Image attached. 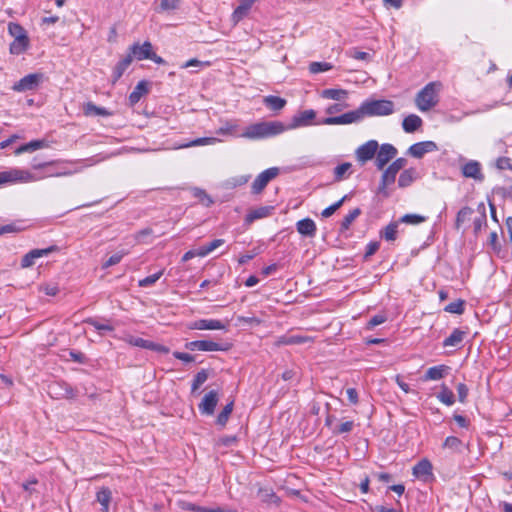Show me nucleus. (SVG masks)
I'll use <instances>...</instances> for the list:
<instances>
[{
	"mask_svg": "<svg viewBox=\"0 0 512 512\" xmlns=\"http://www.w3.org/2000/svg\"><path fill=\"white\" fill-rule=\"evenodd\" d=\"M351 166H352L351 163L345 162V163H342V164L338 165L337 167H335V169H334L335 181L338 182V181L345 179L346 174L350 170Z\"/></svg>",
	"mask_w": 512,
	"mask_h": 512,
	"instance_id": "nucleus-49",
	"label": "nucleus"
},
{
	"mask_svg": "<svg viewBox=\"0 0 512 512\" xmlns=\"http://www.w3.org/2000/svg\"><path fill=\"white\" fill-rule=\"evenodd\" d=\"M129 50V55H131L132 58L135 57L137 60L149 59L152 53V44L149 41H145L142 45L135 43Z\"/></svg>",
	"mask_w": 512,
	"mask_h": 512,
	"instance_id": "nucleus-19",
	"label": "nucleus"
},
{
	"mask_svg": "<svg viewBox=\"0 0 512 512\" xmlns=\"http://www.w3.org/2000/svg\"><path fill=\"white\" fill-rule=\"evenodd\" d=\"M312 341V338L309 336L303 335H290V336H282L278 340L279 345H299L304 344L306 342Z\"/></svg>",
	"mask_w": 512,
	"mask_h": 512,
	"instance_id": "nucleus-31",
	"label": "nucleus"
},
{
	"mask_svg": "<svg viewBox=\"0 0 512 512\" xmlns=\"http://www.w3.org/2000/svg\"><path fill=\"white\" fill-rule=\"evenodd\" d=\"M29 47V38H18L14 39V41L10 44V53L14 55H20L25 52Z\"/></svg>",
	"mask_w": 512,
	"mask_h": 512,
	"instance_id": "nucleus-35",
	"label": "nucleus"
},
{
	"mask_svg": "<svg viewBox=\"0 0 512 512\" xmlns=\"http://www.w3.org/2000/svg\"><path fill=\"white\" fill-rule=\"evenodd\" d=\"M185 348L191 351H227L230 345L211 340H195L185 344Z\"/></svg>",
	"mask_w": 512,
	"mask_h": 512,
	"instance_id": "nucleus-8",
	"label": "nucleus"
},
{
	"mask_svg": "<svg viewBox=\"0 0 512 512\" xmlns=\"http://www.w3.org/2000/svg\"><path fill=\"white\" fill-rule=\"evenodd\" d=\"M218 401L219 393L216 390L209 391L198 405L200 413L202 415H213Z\"/></svg>",
	"mask_w": 512,
	"mask_h": 512,
	"instance_id": "nucleus-14",
	"label": "nucleus"
},
{
	"mask_svg": "<svg viewBox=\"0 0 512 512\" xmlns=\"http://www.w3.org/2000/svg\"><path fill=\"white\" fill-rule=\"evenodd\" d=\"M58 250L57 246H50L45 249H33L27 254H25L21 260V267L22 268H28L34 265L35 259L47 256L52 252H55Z\"/></svg>",
	"mask_w": 512,
	"mask_h": 512,
	"instance_id": "nucleus-15",
	"label": "nucleus"
},
{
	"mask_svg": "<svg viewBox=\"0 0 512 512\" xmlns=\"http://www.w3.org/2000/svg\"><path fill=\"white\" fill-rule=\"evenodd\" d=\"M407 164V159L398 158L393 161L383 172L381 176L380 185L378 188L379 193L387 197L389 194L386 191V187L395 182L397 173L403 169Z\"/></svg>",
	"mask_w": 512,
	"mask_h": 512,
	"instance_id": "nucleus-3",
	"label": "nucleus"
},
{
	"mask_svg": "<svg viewBox=\"0 0 512 512\" xmlns=\"http://www.w3.org/2000/svg\"><path fill=\"white\" fill-rule=\"evenodd\" d=\"M361 214L360 208H355L352 211H350L342 220L341 222V230H348L353 221Z\"/></svg>",
	"mask_w": 512,
	"mask_h": 512,
	"instance_id": "nucleus-46",
	"label": "nucleus"
},
{
	"mask_svg": "<svg viewBox=\"0 0 512 512\" xmlns=\"http://www.w3.org/2000/svg\"><path fill=\"white\" fill-rule=\"evenodd\" d=\"M258 495L263 502H274L278 501V497L275 495L272 489H259Z\"/></svg>",
	"mask_w": 512,
	"mask_h": 512,
	"instance_id": "nucleus-54",
	"label": "nucleus"
},
{
	"mask_svg": "<svg viewBox=\"0 0 512 512\" xmlns=\"http://www.w3.org/2000/svg\"><path fill=\"white\" fill-rule=\"evenodd\" d=\"M433 466L428 459H422L413 467V475L422 480H427L428 477L433 476Z\"/></svg>",
	"mask_w": 512,
	"mask_h": 512,
	"instance_id": "nucleus-21",
	"label": "nucleus"
},
{
	"mask_svg": "<svg viewBox=\"0 0 512 512\" xmlns=\"http://www.w3.org/2000/svg\"><path fill=\"white\" fill-rule=\"evenodd\" d=\"M437 398L447 406H451L455 402L453 392L445 385H442L441 391L438 393Z\"/></svg>",
	"mask_w": 512,
	"mask_h": 512,
	"instance_id": "nucleus-41",
	"label": "nucleus"
},
{
	"mask_svg": "<svg viewBox=\"0 0 512 512\" xmlns=\"http://www.w3.org/2000/svg\"><path fill=\"white\" fill-rule=\"evenodd\" d=\"M83 112L86 116H110L111 112L103 107H98L92 102H87L83 106Z\"/></svg>",
	"mask_w": 512,
	"mask_h": 512,
	"instance_id": "nucleus-33",
	"label": "nucleus"
},
{
	"mask_svg": "<svg viewBox=\"0 0 512 512\" xmlns=\"http://www.w3.org/2000/svg\"><path fill=\"white\" fill-rule=\"evenodd\" d=\"M126 254V252L115 253L114 255L109 257V259L103 264V268H108L118 264Z\"/></svg>",
	"mask_w": 512,
	"mask_h": 512,
	"instance_id": "nucleus-59",
	"label": "nucleus"
},
{
	"mask_svg": "<svg viewBox=\"0 0 512 512\" xmlns=\"http://www.w3.org/2000/svg\"><path fill=\"white\" fill-rule=\"evenodd\" d=\"M8 32L14 39L28 37L25 29L18 23H9Z\"/></svg>",
	"mask_w": 512,
	"mask_h": 512,
	"instance_id": "nucleus-47",
	"label": "nucleus"
},
{
	"mask_svg": "<svg viewBox=\"0 0 512 512\" xmlns=\"http://www.w3.org/2000/svg\"><path fill=\"white\" fill-rule=\"evenodd\" d=\"M86 323L92 325L96 330H98L101 334H104L105 332H112L114 331V327L107 323H100L98 320L89 318L85 321Z\"/></svg>",
	"mask_w": 512,
	"mask_h": 512,
	"instance_id": "nucleus-48",
	"label": "nucleus"
},
{
	"mask_svg": "<svg viewBox=\"0 0 512 512\" xmlns=\"http://www.w3.org/2000/svg\"><path fill=\"white\" fill-rule=\"evenodd\" d=\"M162 275H163V270H161L153 275L147 276L146 278L139 281V286L140 287L152 286L156 281H158L160 279V277Z\"/></svg>",
	"mask_w": 512,
	"mask_h": 512,
	"instance_id": "nucleus-56",
	"label": "nucleus"
},
{
	"mask_svg": "<svg viewBox=\"0 0 512 512\" xmlns=\"http://www.w3.org/2000/svg\"><path fill=\"white\" fill-rule=\"evenodd\" d=\"M417 172L414 168H409L401 172L399 179H398V185L401 188L408 187L412 184V182L416 179Z\"/></svg>",
	"mask_w": 512,
	"mask_h": 512,
	"instance_id": "nucleus-34",
	"label": "nucleus"
},
{
	"mask_svg": "<svg viewBox=\"0 0 512 512\" xmlns=\"http://www.w3.org/2000/svg\"><path fill=\"white\" fill-rule=\"evenodd\" d=\"M449 370V367L446 366V365H438V366H433V367H430L424 377H423V380L424 381H429V380H440L442 379L443 377H445V375L447 374Z\"/></svg>",
	"mask_w": 512,
	"mask_h": 512,
	"instance_id": "nucleus-26",
	"label": "nucleus"
},
{
	"mask_svg": "<svg viewBox=\"0 0 512 512\" xmlns=\"http://www.w3.org/2000/svg\"><path fill=\"white\" fill-rule=\"evenodd\" d=\"M365 116H387L394 112V103L390 100H372L361 104Z\"/></svg>",
	"mask_w": 512,
	"mask_h": 512,
	"instance_id": "nucleus-4",
	"label": "nucleus"
},
{
	"mask_svg": "<svg viewBox=\"0 0 512 512\" xmlns=\"http://www.w3.org/2000/svg\"><path fill=\"white\" fill-rule=\"evenodd\" d=\"M332 68V64L328 62H312L309 65V71L313 74L329 71Z\"/></svg>",
	"mask_w": 512,
	"mask_h": 512,
	"instance_id": "nucleus-51",
	"label": "nucleus"
},
{
	"mask_svg": "<svg viewBox=\"0 0 512 512\" xmlns=\"http://www.w3.org/2000/svg\"><path fill=\"white\" fill-rule=\"evenodd\" d=\"M426 220V217L418 215V214H405L399 219V222L411 225H417L423 223Z\"/></svg>",
	"mask_w": 512,
	"mask_h": 512,
	"instance_id": "nucleus-50",
	"label": "nucleus"
},
{
	"mask_svg": "<svg viewBox=\"0 0 512 512\" xmlns=\"http://www.w3.org/2000/svg\"><path fill=\"white\" fill-rule=\"evenodd\" d=\"M178 5H179V0H161L160 1V8L163 11L177 9Z\"/></svg>",
	"mask_w": 512,
	"mask_h": 512,
	"instance_id": "nucleus-62",
	"label": "nucleus"
},
{
	"mask_svg": "<svg viewBox=\"0 0 512 512\" xmlns=\"http://www.w3.org/2000/svg\"><path fill=\"white\" fill-rule=\"evenodd\" d=\"M47 146L48 145L45 140H33L30 141L29 143L23 144L20 147H18L15 151V154L19 155L25 152H34L38 149H42Z\"/></svg>",
	"mask_w": 512,
	"mask_h": 512,
	"instance_id": "nucleus-32",
	"label": "nucleus"
},
{
	"mask_svg": "<svg viewBox=\"0 0 512 512\" xmlns=\"http://www.w3.org/2000/svg\"><path fill=\"white\" fill-rule=\"evenodd\" d=\"M483 211L481 215L474 219L473 226H474V232L478 233L484 225H486V214H485V208L482 205Z\"/></svg>",
	"mask_w": 512,
	"mask_h": 512,
	"instance_id": "nucleus-58",
	"label": "nucleus"
},
{
	"mask_svg": "<svg viewBox=\"0 0 512 512\" xmlns=\"http://www.w3.org/2000/svg\"><path fill=\"white\" fill-rule=\"evenodd\" d=\"M466 336H467V331L456 328L452 331L450 336H448L443 341V347L460 348V346Z\"/></svg>",
	"mask_w": 512,
	"mask_h": 512,
	"instance_id": "nucleus-22",
	"label": "nucleus"
},
{
	"mask_svg": "<svg viewBox=\"0 0 512 512\" xmlns=\"http://www.w3.org/2000/svg\"><path fill=\"white\" fill-rule=\"evenodd\" d=\"M255 2L256 0H240L239 5L232 13V21L235 24L241 21L245 16H247L249 10L251 9Z\"/></svg>",
	"mask_w": 512,
	"mask_h": 512,
	"instance_id": "nucleus-23",
	"label": "nucleus"
},
{
	"mask_svg": "<svg viewBox=\"0 0 512 512\" xmlns=\"http://www.w3.org/2000/svg\"><path fill=\"white\" fill-rule=\"evenodd\" d=\"M379 144L376 140H369L359 146L355 151L357 161L364 165L366 162L372 160L376 156Z\"/></svg>",
	"mask_w": 512,
	"mask_h": 512,
	"instance_id": "nucleus-11",
	"label": "nucleus"
},
{
	"mask_svg": "<svg viewBox=\"0 0 512 512\" xmlns=\"http://www.w3.org/2000/svg\"><path fill=\"white\" fill-rule=\"evenodd\" d=\"M349 55L354 58V59H357V60H363V61H367L370 59V54L367 53V52H363V51H358L356 49H353V50H350L349 51Z\"/></svg>",
	"mask_w": 512,
	"mask_h": 512,
	"instance_id": "nucleus-64",
	"label": "nucleus"
},
{
	"mask_svg": "<svg viewBox=\"0 0 512 512\" xmlns=\"http://www.w3.org/2000/svg\"><path fill=\"white\" fill-rule=\"evenodd\" d=\"M386 320H387V318L383 314L375 315L367 323V328L368 329H373L374 327L384 323Z\"/></svg>",
	"mask_w": 512,
	"mask_h": 512,
	"instance_id": "nucleus-61",
	"label": "nucleus"
},
{
	"mask_svg": "<svg viewBox=\"0 0 512 512\" xmlns=\"http://www.w3.org/2000/svg\"><path fill=\"white\" fill-rule=\"evenodd\" d=\"M233 407H234V402L231 401L229 402L228 404H226L224 406V408L222 409V411L219 413V415L217 416V419H216V423L221 426V427H224L233 411Z\"/></svg>",
	"mask_w": 512,
	"mask_h": 512,
	"instance_id": "nucleus-39",
	"label": "nucleus"
},
{
	"mask_svg": "<svg viewBox=\"0 0 512 512\" xmlns=\"http://www.w3.org/2000/svg\"><path fill=\"white\" fill-rule=\"evenodd\" d=\"M208 377L209 375L207 370L202 369L201 371H199L194 376V379L192 381L191 392L194 393L195 391H197L201 387V385L207 381Z\"/></svg>",
	"mask_w": 512,
	"mask_h": 512,
	"instance_id": "nucleus-44",
	"label": "nucleus"
},
{
	"mask_svg": "<svg viewBox=\"0 0 512 512\" xmlns=\"http://www.w3.org/2000/svg\"><path fill=\"white\" fill-rule=\"evenodd\" d=\"M111 500V491L108 488H102L97 493V501L103 506V511L107 512Z\"/></svg>",
	"mask_w": 512,
	"mask_h": 512,
	"instance_id": "nucleus-45",
	"label": "nucleus"
},
{
	"mask_svg": "<svg viewBox=\"0 0 512 512\" xmlns=\"http://www.w3.org/2000/svg\"><path fill=\"white\" fill-rule=\"evenodd\" d=\"M41 177H36L29 171L13 169L10 171L0 172V185L8 182H33L39 180Z\"/></svg>",
	"mask_w": 512,
	"mask_h": 512,
	"instance_id": "nucleus-7",
	"label": "nucleus"
},
{
	"mask_svg": "<svg viewBox=\"0 0 512 512\" xmlns=\"http://www.w3.org/2000/svg\"><path fill=\"white\" fill-rule=\"evenodd\" d=\"M473 212H474L473 209L468 206L460 209L456 216V221H455L456 229H459L462 226V224H464L466 221L470 220Z\"/></svg>",
	"mask_w": 512,
	"mask_h": 512,
	"instance_id": "nucleus-38",
	"label": "nucleus"
},
{
	"mask_svg": "<svg viewBox=\"0 0 512 512\" xmlns=\"http://www.w3.org/2000/svg\"><path fill=\"white\" fill-rule=\"evenodd\" d=\"M48 394L54 399H72L76 396V391L66 382L55 381L48 386Z\"/></svg>",
	"mask_w": 512,
	"mask_h": 512,
	"instance_id": "nucleus-9",
	"label": "nucleus"
},
{
	"mask_svg": "<svg viewBox=\"0 0 512 512\" xmlns=\"http://www.w3.org/2000/svg\"><path fill=\"white\" fill-rule=\"evenodd\" d=\"M348 199V196L345 195L343 196L339 201H337L336 203L330 205L329 207L325 208L321 215L322 217L324 218H328L330 216H332L342 205L343 203Z\"/></svg>",
	"mask_w": 512,
	"mask_h": 512,
	"instance_id": "nucleus-52",
	"label": "nucleus"
},
{
	"mask_svg": "<svg viewBox=\"0 0 512 512\" xmlns=\"http://www.w3.org/2000/svg\"><path fill=\"white\" fill-rule=\"evenodd\" d=\"M496 167L500 170L512 169L511 159L508 157H499L496 161Z\"/></svg>",
	"mask_w": 512,
	"mask_h": 512,
	"instance_id": "nucleus-63",
	"label": "nucleus"
},
{
	"mask_svg": "<svg viewBox=\"0 0 512 512\" xmlns=\"http://www.w3.org/2000/svg\"><path fill=\"white\" fill-rule=\"evenodd\" d=\"M364 118L362 106L354 111L344 113L340 116L328 117L323 120L326 125H344L358 122Z\"/></svg>",
	"mask_w": 512,
	"mask_h": 512,
	"instance_id": "nucleus-6",
	"label": "nucleus"
},
{
	"mask_svg": "<svg viewBox=\"0 0 512 512\" xmlns=\"http://www.w3.org/2000/svg\"><path fill=\"white\" fill-rule=\"evenodd\" d=\"M181 508L183 510H187V511H194V512H237L235 510H232V509H223L221 507H217V508H207V507H202V506H198L196 504H193V503H190V502H183L181 504Z\"/></svg>",
	"mask_w": 512,
	"mask_h": 512,
	"instance_id": "nucleus-30",
	"label": "nucleus"
},
{
	"mask_svg": "<svg viewBox=\"0 0 512 512\" xmlns=\"http://www.w3.org/2000/svg\"><path fill=\"white\" fill-rule=\"evenodd\" d=\"M441 87L440 82H430L422 88L415 98L417 108L422 112H426L435 107L439 102Z\"/></svg>",
	"mask_w": 512,
	"mask_h": 512,
	"instance_id": "nucleus-2",
	"label": "nucleus"
},
{
	"mask_svg": "<svg viewBox=\"0 0 512 512\" xmlns=\"http://www.w3.org/2000/svg\"><path fill=\"white\" fill-rule=\"evenodd\" d=\"M397 149L389 143L379 146L376 152L375 165L379 170L383 168L397 155Z\"/></svg>",
	"mask_w": 512,
	"mask_h": 512,
	"instance_id": "nucleus-12",
	"label": "nucleus"
},
{
	"mask_svg": "<svg viewBox=\"0 0 512 512\" xmlns=\"http://www.w3.org/2000/svg\"><path fill=\"white\" fill-rule=\"evenodd\" d=\"M279 175V168L271 167L261 172L251 185L253 194H260L268 185V183Z\"/></svg>",
	"mask_w": 512,
	"mask_h": 512,
	"instance_id": "nucleus-5",
	"label": "nucleus"
},
{
	"mask_svg": "<svg viewBox=\"0 0 512 512\" xmlns=\"http://www.w3.org/2000/svg\"><path fill=\"white\" fill-rule=\"evenodd\" d=\"M272 206H261L256 209L251 210L245 217V222L247 224L253 223L255 220L262 219L271 215L273 211Z\"/></svg>",
	"mask_w": 512,
	"mask_h": 512,
	"instance_id": "nucleus-24",
	"label": "nucleus"
},
{
	"mask_svg": "<svg viewBox=\"0 0 512 512\" xmlns=\"http://www.w3.org/2000/svg\"><path fill=\"white\" fill-rule=\"evenodd\" d=\"M462 175L466 178H472L482 182L484 175L482 173L481 164L476 160H469L461 167Z\"/></svg>",
	"mask_w": 512,
	"mask_h": 512,
	"instance_id": "nucleus-17",
	"label": "nucleus"
},
{
	"mask_svg": "<svg viewBox=\"0 0 512 512\" xmlns=\"http://www.w3.org/2000/svg\"><path fill=\"white\" fill-rule=\"evenodd\" d=\"M193 195L196 197L203 205L210 206L213 203L211 197L204 191L198 188L193 190Z\"/></svg>",
	"mask_w": 512,
	"mask_h": 512,
	"instance_id": "nucleus-55",
	"label": "nucleus"
},
{
	"mask_svg": "<svg viewBox=\"0 0 512 512\" xmlns=\"http://www.w3.org/2000/svg\"><path fill=\"white\" fill-rule=\"evenodd\" d=\"M189 328L196 330H222L225 329V325L216 319H200L191 323Z\"/></svg>",
	"mask_w": 512,
	"mask_h": 512,
	"instance_id": "nucleus-20",
	"label": "nucleus"
},
{
	"mask_svg": "<svg viewBox=\"0 0 512 512\" xmlns=\"http://www.w3.org/2000/svg\"><path fill=\"white\" fill-rule=\"evenodd\" d=\"M297 231L307 237H314L316 234V224L310 218H305L297 222Z\"/></svg>",
	"mask_w": 512,
	"mask_h": 512,
	"instance_id": "nucleus-25",
	"label": "nucleus"
},
{
	"mask_svg": "<svg viewBox=\"0 0 512 512\" xmlns=\"http://www.w3.org/2000/svg\"><path fill=\"white\" fill-rule=\"evenodd\" d=\"M315 117L316 112L312 109L301 111L293 116L292 122L286 127V130L308 126L312 123Z\"/></svg>",
	"mask_w": 512,
	"mask_h": 512,
	"instance_id": "nucleus-16",
	"label": "nucleus"
},
{
	"mask_svg": "<svg viewBox=\"0 0 512 512\" xmlns=\"http://www.w3.org/2000/svg\"><path fill=\"white\" fill-rule=\"evenodd\" d=\"M347 91L344 89H325L322 91V97L326 99L340 101L347 96Z\"/></svg>",
	"mask_w": 512,
	"mask_h": 512,
	"instance_id": "nucleus-40",
	"label": "nucleus"
},
{
	"mask_svg": "<svg viewBox=\"0 0 512 512\" xmlns=\"http://www.w3.org/2000/svg\"><path fill=\"white\" fill-rule=\"evenodd\" d=\"M443 448L449 449L453 452L461 453L463 448V442L455 436H449L445 439L443 443Z\"/></svg>",
	"mask_w": 512,
	"mask_h": 512,
	"instance_id": "nucleus-37",
	"label": "nucleus"
},
{
	"mask_svg": "<svg viewBox=\"0 0 512 512\" xmlns=\"http://www.w3.org/2000/svg\"><path fill=\"white\" fill-rule=\"evenodd\" d=\"M456 390H457V394H458V400L461 403H465L466 402V398H467L468 393H469V389H468L467 385L464 384V383H459L456 386Z\"/></svg>",
	"mask_w": 512,
	"mask_h": 512,
	"instance_id": "nucleus-60",
	"label": "nucleus"
},
{
	"mask_svg": "<svg viewBox=\"0 0 512 512\" xmlns=\"http://www.w3.org/2000/svg\"><path fill=\"white\" fill-rule=\"evenodd\" d=\"M219 140L215 137H202L197 138L193 141H190L188 143L182 144L180 148H188V147H194V146H203V145H211L215 144Z\"/></svg>",
	"mask_w": 512,
	"mask_h": 512,
	"instance_id": "nucleus-43",
	"label": "nucleus"
},
{
	"mask_svg": "<svg viewBox=\"0 0 512 512\" xmlns=\"http://www.w3.org/2000/svg\"><path fill=\"white\" fill-rule=\"evenodd\" d=\"M286 126L280 121H262L246 128L242 137L247 139H263L283 133Z\"/></svg>",
	"mask_w": 512,
	"mask_h": 512,
	"instance_id": "nucleus-1",
	"label": "nucleus"
},
{
	"mask_svg": "<svg viewBox=\"0 0 512 512\" xmlns=\"http://www.w3.org/2000/svg\"><path fill=\"white\" fill-rule=\"evenodd\" d=\"M464 305H465V301L459 299L457 301L449 303L445 307V311L449 312V313H454V314H462L464 312Z\"/></svg>",
	"mask_w": 512,
	"mask_h": 512,
	"instance_id": "nucleus-53",
	"label": "nucleus"
},
{
	"mask_svg": "<svg viewBox=\"0 0 512 512\" xmlns=\"http://www.w3.org/2000/svg\"><path fill=\"white\" fill-rule=\"evenodd\" d=\"M354 428V422L353 421H345L338 425L334 430V434H343V433H349Z\"/></svg>",
	"mask_w": 512,
	"mask_h": 512,
	"instance_id": "nucleus-57",
	"label": "nucleus"
},
{
	"mask_svg": "<svg viewBox=\"0 0 512 512\" xmlns=\"http://www.w3.org/2000/svg\"><path fill=\"white\" fill-rule=\"evenodd\" d=\"M131 62H132V56L129 54L126 55L121 61L118 62V64L115 66L114 71H113V82H116L117 80H119L122 77L123 73L129 67Z\"/></svg>",
	"mask_w": 512,
	"mask_h": 512,
	"instance_id": "nucleus-36",
	"label": "nucleus"
},
{
	"mask_svg": "<svg viewBox=\"0 0 512 512\" xmlns=\"http://www.w3.org/2000/svg\"><path fill=\"white\" fill-rule=\"evenodd\" d=\"M148 91H149L148 83L146 81L138 82V84L135 86L134 90L129 95L130 105L133 106L136 103H138L140 101V99L142 98V96L147 94Z\"/></svg>",
	"mask_w": 512,
	"mask_h": 512,
	"instance_id": "nucleus-28",
	"label": "nucleus"
},
{
	"mask_svg": "<svg viewBox=\"0 0 512 512\" xmlns=\"http://www.w3.org/2000/svg\"><path fill=\"white\" fill-rule=\"evenodd\" d=\"M422 119L416 114H410L404 118L402 127L405 132L413 133L422 126Z\"/></svg>",
	"mask_w": 512,
	"mask_h": 512,
	"instance_id": "nucleus-27",
	"label": "nucleus"
},
{
	"mask_svg": "<svg viewBox=\"0 0 512 512\" xmlns=\"http://www.w3.org/2000/svg\"><path fill=\"white\" fill-rule=\"evenodd\" d=\"M398 222H391L382 231L381 237L387 241H394L397 237Z\"/></svg>",
	"mask_w": 512,
	"mask_h": 512,
	"instance_id": "nucleus-42",
	"label": "nucleus"
},
{
	"mask_svg": "<svg viewBox=\"0 0 512 512\" xmlns=\"http://www.w3.org/2000/svg\"><path fill=\"white\" fill-rule=\"evenodd\" d=\"M125 341L135 347H140L164 354H167L169 352L168 347L140 337L129 335L125 338Z\"/></svg>",
	"mask_w": 512,
	"mask_h": 512,
	"instance_id": "nucleus-13",
	"label": "nucleus"
},
{
	"mask_svg": "<svg viewBox=\"0 0 512 512\" xmlns=\"http://www.w3.org/2000/svg\"><path fill=\"white\" fill-rule=\"evenodd\" d=\"M437 150V145L433 141H424V142H418L413 144L409 147L408 153L415 157V158H421L426 153L433 152Z\"/></svg>",
	"mask_w": 512,
	"mask_h": 512,
	"instance_id": "nucleus-18",
	"label": "nucleus"
},
{
	"mask_svg": "<svg viewBox=\"0 0 512 512\" xmlns=\"http://www.w3.org/2000/svg\"><path fill=\"white\" fill-rule=\"evenodd\" d=\"M263 103L270 110L280 111L286 106L287 101L278 96L268 95L263 98Z\"/></svg>",
	"mask_w": 512,
	"mask_h": 512,
	"instance_id": "nucleus-29",
	"label": "nucleus"
},
{
	"mask_svg": "<svg viewBox=\"0 0 512 512\" xmlns=\"http://www.w3.org/2000/svg\"><path fill=\"white\" fill-rule=\"evenodd\" d=\"M43 75L41 73H32L24 76L14 83L12 89L16 92H26L37 89L41 83Z\"/></svg>",
	"mask_w": 512,
	"mask_h": 512,
	"instance_id": "nucleus-10",
	"label": "nucleus"
}]
</instances>
